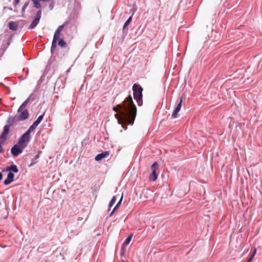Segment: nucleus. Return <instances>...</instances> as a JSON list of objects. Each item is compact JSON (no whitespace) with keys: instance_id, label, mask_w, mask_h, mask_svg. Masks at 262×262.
<instances>
[{"instance_id":"9b49d317","label":"nucleus","mask_w":262,"mask_h":262,"mask_svg":"<svg viewBox=\"0 0 262 262\" xmlns=\"http://www.w3.org/2000/svg\"><path fill=\"white\" fill-rule=\"evenodd\" d=\"M64 25L63 24L62 25L59 26L58 27V28L57 29V30L55 32V33H54V37H53V39H56V40H58V39L60 37V33H61V32L62 31V30H63V29L64 28Z\"/></svg>"},{"instance_id":"c756f323","label":"nucleus","mask_w":262,"mask_h":262,"mask_svg":"<svg viewBox=\"0 0 262 262\" xmlns=\"http://www.w3.org/2000/svg\"><path fill=\"white\" fill-rule=\"evenodd\" d=\"M39 1H43V2H49L50 0H39Z\"/></svg>"},{"instance_id":"1a4fd4ad","label":"nucleus","mask_w":262,"mask_h":262,"mask_svg":"<svg viewBox=\"0 0 262 262\" xmlns=\"http://www.w3.org/2000/svg\"><path fill=\"white\" fill-rule=\"evenodd\" d=\"M182 98H180V101L179 103L178 104L177 106L175 108L174 110L173 111L172 114L171 115V118L172 119H174L177 118L178 117V113L180 112L181 106H182Z\"/></svg>"},{"instance_id":"9d476101","label":"nucleus","mask_w":262,"mask_h":262,"mask_svg":"<svg viewBox=\"0 0 262 262\" xmlns=\"http://www.w3.org/2000/svg\"><path fill=\"white\" fill-rule=\"evenodd\" d=\"M14 177V174L11 172H9L7 175V179L4 182V184L5 185L10 184L12 181H13Z\"/></svg>"},{"instance_id":"7ed1b4c3","label":"nucleus","mask_w":262,"mask_h":262,"mask_svg":"<svg viewBox=\"0 0 262 262\" xmlns=\"http://www.w3.org/2000/svg\"><path fill=\"white\" fill-rule=\"evenodd\" d=\"M19 115L16 116L14 118L15 121H23L27 119L29 117V114L27 110H21L20 111L18 112Z\"/></svg>"},{"instance_id":"f03ea898","label":"nucleus","mask_w":262,"mask_h":262,"mask_svg":"<svg viewBox=\"0 0 262 262\" xmlns=\"http://www.w3.org/2000/svg\"><path fill=\"white\" fill-rule=\"evenodd\" d=\"M133 91L134 99L137 101L138 105H141L142 104V87L137 84H134Z\"/></svg>"},{"instance_id":"412c9836","label":"nucleus","mask_w":262,"mask_h":262,"mask_svg":"<svg viewBox=\"0 0 262 262\" xmlns=\"http://www.w3.org/2000/svg\"><path fill=\"white\" fill-rule=\"evenodd\" d=\"M116 198L115 196H114L112 200H111V201L110 202V203H109V205H108V206L110 208H111L113 205L115 204V203L116 202Z\"/></svg>"},{"instance_id":"f8f14e48","label":"nucleus","mask_w":262,"mask_h":262,"mask_svg":"<svg viewBox=\"0 0 262 262\" xmlns=\"http://www.w3.org/2000/svg\"><path fill=\"white\" fill-rule=\"evenodd\" d=\"M109 155H110L109 151H104L101 154L97 155L95 157V160L97 161H100L103 158L107 157L109 156Z\"/></svg>"},{"instance_id":"bb28decb","label":"nucleus","mask_w":262,"mask_h":262,"mask_svg":"<svg viewBox=\"0 0 262 262\" xmlns=\"http://www.w3.org/2000/svg\"><path fill=\"white\" fill-rule=\"evenodd\" d=\"M4 150L3 149V147L1 145H0V153H3L4 152Z\"/></svg>"},{"instance_id":"6ab92c4d","label":"nucleus","mask_w":262,"mask_h":262,"mask_svg":"<svg viewBox=\"0 0 262 262\" xmlns=\"http://www.w3.org/2000/svg\"><path fill=\"white\" fill-rule=\"evenodd\" d=\"M58 40L53 39L52 46H51V51L55 50L56 48L57 42Z\"/></svg>"},{"instance_id":"aec40b11","label":"nucleus","mask_w":262,"mask_h":262,"mask_svg":"<svg viewBox=\"0 0 262 262\" xmlns=\"http://www.w3.org/2000/svg\"><path fill=\"white\" fill-rule=\"evenodd\" d=\"M122 200V196L121 198L120 201L118 202V203L117 204V205H116V206L115 207V208H114V209L113 210L112 212L110 213V216H111L113 214V213H114L115 210L118 207V206L121 204Z\"/></svg>"},{"instance_id":"6e6552de","label":"nucleus","mask_w":262,"mask_h":262,"mask_svg":"<svg viewBox=\"0 0 262 262\" xmlns=\"http://www.w3.org/2000/svg\"><path fill=\"white\" fill-rule=\"evenodd\" d=\"M10 125H6L4 127V130L0 136V141H4L9 133Z\"/></svg>"},{"instance_id":"a211bd4d","label":"nucleus","mask_w":262,"mask_h":262,"mask_svg":"<svg viewBox=\"0 0 262 262\" xmlns=\"http://www.w3.org/2000/svg\"><path fill=\"white\" fill-rule=\"evenodd\" d=\"M58 45L59 47L63 48L65 47L67 45L66 42L63 40V39H60L58 41Z\"/></svg>"},{"instance_id":"cd10ccee","label":"nucleus","mask_w":262,"mask_h":262,"mask_svg":"<svg viewBox=\"0 0 262 262\" xmlns=\"http://www.w3.org/2000/svg\"><path fill=\"white\" fill-rule=\"evenodd\" d=\"M14 1H15V4L16 5L18 4V3H19V0H14Z\"/></svg>"},{"instance_id":"c85d7f7f","label":"nucleus","mask_w":262,"mask_h":262,"mask_svg":"<svg viewBox=\"0 0 262 262\" xmlns=\"http://www.w3.org/2000/svg\"><path fill=\"white\" fill-rule=\"evenodd\" d=\"M3 179V175L2 173L0 172V180H2Z\"/></svg>"},{"instance_id":"20e7f679","label":"nucleus","mask_w":262,"mask_h":262,"mask_svg":"<svg viewBox=\"0 0 262 262\" xmlns=\"http://www.w3.org/2000/svg\"><path fill=\"white\" fill-rule=\"evenodd\" d=\"M30 135L26 132L20 138L18 142V145L22 147L25 148L27 146V144L30 141Z\"/></svg>"},{"instance_id":"f3484780","label":"nucleus","mask_w":262,"mask_h":262,"mask_svg":"<svg viewBox=\"0 0 262 262\" xmlns=\"http://www.w3.org/2000/svg\"><path fill=\"white\" fill-rule=\"evenodd\" d=\"M8 170L12 171L15 173H17L18 171V168L15 165H11L8 168Z\"/></svg>"},{"instance_id":"39448f33","label":"nucleus","mask_w":262,"mask_h":262,"mask_svg":"<svg viewBox=\"0 0 262 262\" xmlns=\"http://www.w3.org/2000/svg\"><path fill=\"white\" fill-rule=\"evenodd\" d=\"M158 164L157 162H154L151 166V169L152 170V172L149 175V180L150 181L154 182L155 181L158 177V173L156 172V170L158 168Z\"/></svg>"},{"instance_id":"f257e3e1","label":"nucleus","mask_w":262,"mask_h":262,"mask_svg":"<svg viewBox=\"0 0 262 262\" xmlns=\"http://www.w3.org/2000/svg\"><path fill=\"white\" fill-rule=\"evenodd\" d=\"M113 110L117 112L115 117L123 127H124V124H134L137 115V108L130 95L126 98L122 104H118L114 107Z\"/></svg>"},{"instance_id":"a878e982","label":"nucleus","mask_w":262,"mask_h":262,"mask_svg":"<svg viewBox=\"0 0 262 262\" xmlns=\"http://www.w3.org/2000/svg\"><path fill=\"white\" fill-rule=\"evenodd\" d=\"M28 5V3H27L24 5V6L22 9V10H21L22 13H23L25 12L26 9L27 8Z\"/></svg>"},{"instance_id":"dca6fc26","label":"nucleus","mask_w":262,"mask_h":262,"mask_svg":"<svg viewBox=\"0 0 262 262\" xmlns=\"http://www.w3.org/2000/svg\"><path fill=\"white\" fill-rule=\"evenodd\" d=\"M37 126H38L37 125H36L35 123H33V124L27 130L26 133H28L30 135L31 132L34 130L37 127Z\"/></svg>"},{"instance_id":"423d86ee","label":"nucleus","mask_w":262,"mask_h":262,"mask_svg":"<svg viewBox=\"0 0 262 262\" xmlns=\"http://www.w3.org/2000/svg\"><path fill=\"white\" fill-rule=\"evenodd\" d=\"M24 148H25L24 147H22L18 145V144L17 143L16 144H15L11 148V154H12V155L14 157H16L23 152Z\"/></svg>"},{"instance_id":"393cba45","label":"nucleus","mask_w":262,"mask_h":262,"mask_svg":"<svg viewBox=\"0 0 262 262\" xmlns=\"http://www.w3.org/2000/svg\"><path fill=\"white\" fill-rule=\"evenodd\" d=\"M256 252V249H254V251H253V254H252V255L248 259V262H251V261L252 260V258H253V257L255 255Z\"/></svg>"},{"instance_id":"b1692460","label":"nucleus","mask_w":262,"mask_h":262,"mask_svg":"<svg viewBox=\"0 0 262 262\" xmlns=\"http://www.w3.org/2000/svg\"><path fill=\"white\" fill-rule=\"evenodd\" d=\"M132 16H130L128 18V19L125 21V23H124V26H123V29H124L126 26H127L129 24V23L132 21Z\"/></svg>"},{"instance_id":"2eb2a0df","label":"nucleus","mask_w":262,"mask_h":262,"mask_svg":"<svg viewBox=\"0 0 262 262\" xmlns=\"http://www.w3.org/2000/svg\"><path fill=\"white\" fill-rule=\"evenodd\" d=\"M30 100V98H28V99H27L22 104L20 105V106L19 107V108L18 109V111L17 112H19L21 110L24 109L26 106L27 105V104L28 103V102H29Z\"/></svg>"},{"instance_id":"0eeeda50","label":"nucleus","mask_w":262,"mask_h":262,"mask_svg":"<svg viewBox=\"0 0 262 262\" xmlns=\"http://www.w3.org/2000/svg\"><path fill=\"white\" fill-rule=\"evenodd\" d=\"M41 14V11L40 10L38 11L36 15L35 19L32 21L30 27H29V29H33L37 26V25L38 24L39 20L40 19Z\"/></svg>"},{"instance_id":"ddd939ff","label":"nucleus","mask_w":262,"mask_h":262,"mask_svg":"<svg viewBox=\"0 0 262 262\" xmlns=\"http://www.w3.org/2000/svg\"><path fill=\"white\" fill-rule=\"evenodd\" d=\"M9 29L15 31L18 28V24L15 21H10L9 23Z\"/></svg>"},{"instance_id":"4be33fe9","label":"nucleus","mask_w":262,"mask_h":262,"mask_svg":"<svg viewBox=\"0 0 262 262\" xmlns=\"http://www.w3.org/2000/svg\"><path fill=\"white\" fill-rule=\"evenodd\" d=\"M43 118V115L39 116L38 117V118L37 119V120L34 123L38 125L41 122Z\"/></svg>"},{"instance_id":"4468645a","label":"nucleus","mask_w":262,"mask_h":262,"mask_svg":"<svg viewBox=\"0 0 262 262\" xmlns=\"http://www.w3.org/2000/svg\"><path fill=\"white\" fill-rule=\"evenodd\" d=\"M133 237V234H131L128 236V237L125 239V242L123 244L122 249H123L124 247H126L130 242L132 238Z\"/></svg>"},{"instance_id":"5701e85b","label":"nucleus","mask_w":262,"mask_h":262,"mask_svg":"<svg viewBox=\"0 0 262 262\" xmlns=\"http://www.w3.org/2000/svg\"><path fill=\"white\" fill-rule=\"evenodd\" d=\"M32 1L33 2L35 8H39L41 7L39 3V0H32Z\"/></svg>"}]
</instances>
